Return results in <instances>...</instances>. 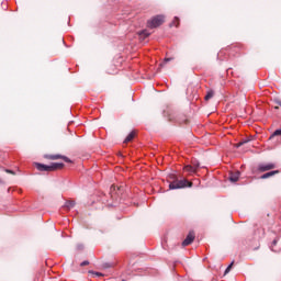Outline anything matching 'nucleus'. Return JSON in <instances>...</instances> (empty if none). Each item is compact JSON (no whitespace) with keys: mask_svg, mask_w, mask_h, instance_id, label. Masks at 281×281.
Masks as SVG:
<instances>
[{"mask_svg":"<svg viewBox=\"0 0 281 281\" xmlns=\"http://www.w3.org/2000/svg\"><path fill=\"white\" fill-rule=\"evenodd\" d=\"M35 168H37L40 172H52V165H43L41 162H36Z\"/></svg>","mask_w":281,"mask_h":281,"instance_id":"39448f33","label":"nucleus"},{"mask_svg":"<svg viewBox=\"0 0 281 281\" xmlns=\"http://www.w3.org/2000/svg\"><path fill=\"white\" fill-rule=\"evenodd\" d=\"M273 168H276V164L270 162V164H260L258 166V171L259 172H267L269 170H273Z\"/></svg>","mask_w":281,"mask_h":281,"instance_id":"7ed1b4c3","label":"nucleus"},{"mask_svg":"<svg viewBox=\"0 0 281 281\" xmlns=\"http://www.w3.org/2000/svg\"><path fill=\"white\" fill-rule=\"evenodd\" d=\"M76 205V202L74 201H67L64 205L65 210H71Z\"/></svg>","mask_w":281,"mask_h":281,"instance_id":"ddd939ff","label":"nucleus"},{"mask_svg":"<svg viewBox=\"0 0 281 281\" xmlns=\"http://www.w3.org/2000/svg\"><path fill=\"white\" fill-rule=\"evenodd\" d=\"M280 135H281V130H276V131L271 134L270 139H273V137H278V136H280Z\"/></svg>","mask_w":281,"mask_h":281,"instance_id":"4468645a","label":"nucleus"},{"mask_svg":"<svg viewBox=\"0 0 281 281\" xmlns=\"http://www.w3.org/2000/svg\"><path fill=\"white\" fill-rule=\"evenodd\" d=\"M278 104L281 106V101H279Z\"/></svg>","mask_w":281,"mask_h":281,"instance_id":"b1692460","label":"nucleus"},{"mask_svg":"<svg viewBox=\"0 0 281 281\" xmlns=\"http://www.w3.org/2000/svg\"><path fill=\"white\" fill-rule=\"evenodd\" d=\"M172 60V58H165L164 64H160L161 67H164V65H166V63H170Z\"/></svg>","mask_w":281,"mask_h":281,"instance_id":"a211bd4d","label":"nucleus"},{"mask_svg":"<svg viewBox=\"0 0 281 281\" xmlns=\"http://www.w3.org/2000/svg\"><path fill=\"white\" fill-rule=\"evenodd\" d=\"M138 36H139L140 41H146V38H148V36H150V32L148 30H143L138 33Z\"/></svg>","mask_w":281,"mask_h":281,"instance_id":"1a4fd4ad","label":"nucleus"},{"mask_svg":"<svg viewBox=\"0 0 281 281\" xmlns=\"http://www.w3.org/2000/svg\"><path fill=\"white\" fill-rule=\"evenodd\" d=\"M87 265H89V261H82L81 262V267H87Z\"/></svg>","mask_w":281,"mask_h":281,"instance_id":"4be33fe9","label":"nucleus"},{"mask_svg":"<svg viewBox=\"0 0 281 281\" xmlns=\"http://www.w3.org/2000/svg\"><path fill=\"white\" fill-rule=\"evenodd\" d=\"M7 172H9L10 175H14V171L8 169Z\"/></svg>","mask_w":281,"mask_h":281,"instance_id":"5701e85b","label":"nucleus"},{"mask_svg":"<svg viewBox=\"0 0 281 281\" xmlns=\"http://www.w3.org/2000/svg\"><path fill=\"white\" fill-rule=\"evenodd\" d=\"M280 173V170H273V171H270V172H267V173H263L260 179H269L271 177H274V175H279Z\"/></svg>","mask_w":281,"mask_h":281,"instance_id":"9d476101","label":"nucleus"},{"mask_svg":"<svg viewBox=\"0 0 281 281\" xmlns=\"http://www.w3.org/2000/svg\"><path fill=\"white\" fill-rule=\"evenodd\" d=\"M165 21L164 15H156L148 20L147 27H150V30H155V27H159Z\"/></svg>","mask_w":281,"mask_h":281,"instance_id":"f03ea898","label":"nucleus"},{"mask_svg":"<svg viewBox=\"0 0 281 281\" xmlns=\"http://www.w3.org/2000/svg\"><path fill=\"white\" fill-rule=\"evenodd\" d=\"M184 172H189L190 175L196 173V167H193L191 165H187L183 168Z\"/></svg>","mask_w":281,"mask_h":281,"instance_id":"9b49d317","label":"nucleus"},{"mask_svg":"<svg viewBox=\"0 0 281 281\" xmlns=\"http://www.w3.org/2000/svg\"><path fill=\"white\" fill-rule=\"evenodd\" d=\"M48 159H64L66 161V164H71V159H69L67 156H63V155H50L48 156Z\"/></svg>","mask_w":281,"mask_h":281,"instance_id":"423d86ee","label":"nucleus"},{"mask_svg":"<svg viewBox=\"0 0 281 281\" xmlns=\"http://www.w3.org/2000/svg\"><path fill=\"white\" fill-rule=\"evenodd\" d=\"M234 265V262H232L225 270V273H229V271L232 270V266Z\"/></svg>","mask_w":281,"mask_h":281,"instance_id":"aec40b11","label":"nucleus"},{"mask_svg":"<svg viewBox=\"0 0 281 281\" xmlns=\"http://www.w3.org/2000/svg\"><path fill=\"white\" fill-rule=\"evenodd\" d=\"M194 238H195V235H194V232H190L186 239L182 241V247H188V245H192V243H194Z\"/></svg>","mask_w":281,"mask_h":281,"instance_id":"20e7f679","label":"nucleus"},{"mask_svg":"<svg viewBox=\"0 0 281 281\" xmlns=\"http://www.w3.org/2000/svg\"><path fill=\"white\" fill-rule=\"evenodd\" d=\"M93 276H97V278H102V273L101 272H92Z\"/></svg>","mask_w":281,"mask_h":281,"instance_id":"412c9836","label":"nucleus"},{"mask_svg":"<svg viewBox=\"0 0 281 281\" xmlns=\"http://www.w3.org/2000/svg\"><path fill=\"white\" fill-rule=\"evenodd\" d=\"M276 245H278V239H274V240L272 241L271 251H274V250H273V247H276Z\"/></svg>","mask_w":281,"mask_h":281,"instance_id":"6ab92c4d","label":"nucleus"},{"mask_svg":"<svg viewBox=\"0 0 281 281\" xmlns=\"http://www.w3.org/2000/svg\"><path fill=\"white\" fill-rule=\"evenodd\" d=\"M212 98H214V91H209L207 93H206V95H205V100H212Z\"/></svg>","mask_w":281,"mask_h":281,"instance_id":"dca6fc26","label":"nucleus"},{"mask_svg":"<svg viewBox=\"0 0 281 281\" xmlns=\"http://www.w3.org/2000/svg\"><path fill=\"white\" fill-rule=\"evenodd\" d=\"M192 167L195 168V170H199V168H201V165L199 164V161L193 160L192 161Z\"/></svg>","mask_w":281,"mask_h":281,"instance_id":"f3484780","label":"nucleus"},{"mask_svg":"<svg viewBox=\"0 0 281 281\" xmlns=\"http://www.w3.org/2000/svg\"><path fill=\"white\" fill-rule=\"evenodd\" d=\"M61 168H65V164H63V162H52L50 164L52 172H54V170H61Z\"/></svg>","mask_w":281,"mask_h":281,"instance_id":"0eeeda50","label":"nucleus"},{"mask_svg":"<svg viewBox=\"0 0 281 281\" xmlns=\"http://www.w3.org/2000/svg\"><path fill=\"white\" fill-rule=\"evenodd\" d=\"M182 188H192V182L188 181L187 179H182L173 180L169 184V190H181Z\"/></svg>","mask_w":281,"mask_h":281,"instance_id":"f257e3e1","label":"nucleus"},{"mask_svg":"<svg viewBox=\"0 0 281 281\" xmlns=\"http://www.w3.org/2000/svg\"><path fill=\"white\" fill-rule=\"evenodd\" d=\"M135 138V132H131L126 138L124 139V144H128V142H133V139Z\"/></svg>","mask_w":281,"mask_h":281,"instance_id":"f8f14e48","label":"nucleus"},{"mask_svg":"<svg viewBox=\"0 0 281 281\" xmlns=\"http://www.w3.org/2000/svg\"><path fill=\"white\" fill-rule=\"evenodd\" d=\"M171 27H178L179 26V18H175V20L172 21V23L170 24Z\"/></svg>","mask_w":281,"mask_h":281,"instance_id":"2eb2a0df","label":"nucleus"},{"mask_svg":"<svg viewBox=\"0 0 281 281\" xmlns=\"http://www.w3.org/2000/svg\"><path fill=\"white\" fill-rule=\"evenodd\" d=\"M238 179H240V172L239 171L229 173V181H232V183H236V181H238Z\"/></svg>","mask_w":281,"mask_h":281,"instance_id":"6e6552de","label":"nucleus"}]
</instances>
